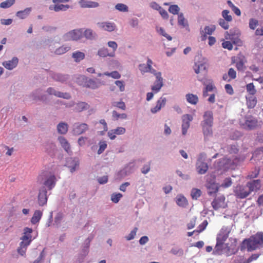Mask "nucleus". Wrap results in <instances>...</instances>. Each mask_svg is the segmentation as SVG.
<instances>
[{
    "mask_svg": "<svg viewBox=\"0 0 263 263\" xmlns=\"http://www.w3.org/2000/svg\"><path fill=\"white\" fill-rule=\"evenodd\" d=\"M251 192L249 190V191H246L244 189H240L239 191L238 192V187L236 190V194L237 196H239L240 198H245L247 197Z\"/></svg>",
    "mask_w": 263,
    "mask_h": 263,
    "instance_id": "nucleus-38",
    "label": "nucleus"
},
{
    "mask_svg": "<svg viewBox=\"0 0 263 263\" xmlns=\"http://www.w3.org/2000/svg\"><path fill=\"white\" fill-rule=\"evenodd\" d=\"M85 79L86 81L84 84L85 87L93 89H96L99 87L100 84L95 80L91 79H87V78H85Z\"/></svg>",
    "mask_w": 263,
    "mask_h": 263,
    "instance_id": "nucleus-25",
    "label": "nucleus"
},
{
    "mask_svg": "<svg viewBox=\"0 0 263 263\" xmlns=\"http://www.w3.org/2000/svg\"><path fill=\"white\" fill-rule=\"evenodd\" d=\"M166 99L165 98L161 97L156 103V105L151 108V112L153 114H155L159 111L162 107H164L166 104Z\"/></svg>",
    "mask_w": 263,
    "mask_h": 263,
    "instance_id": "nucleus-15",
    "label": "nucleus"
},
{
    "mask_svg": "<svg viewBox=\"0 0 263 263\" xmlns=\"http://www.w3.org/2000/svg\"><path fill=\"white\" fill-rule=\"evenodd\" d=\"M179 10V7L176 5H171L168 9L169 12L173 14H178Z\"/></svg>",
    "mask_w": 263,
    "mask_h": 263,
    "instance_id": "nucleus-53",
    "label": "nucleus"
},
{
    "mask_svg": "<svg viewBox=\"0 0 263 263\" xmlns=\"http://www.w3.org/2000/svg\"><path fill=\"white\" fill-rule=\"evenodd\" d=\"M79 3L82 8H96L99 6V4L96 2L92 1H79Z\"/></svg>",
    "mask_w": 263,
    "mask_h": 263,
    "instance_id": "nucleus-28",
    "label": "nucleus"
},
{
    "mask_svg": "<svg viewBox=\"0 0 263 263\" xmlns=\"http://www.w3.org/2000/svg\"><path fill=\"white\" fill-rule=\"evenodd\" d=\"M258 25V21L255 18H250L249 22V28L251 30H255V29Z\"/></svg>",
    "mask_w": 263,
    "mask_h": 263,
    "instance_id": "nucleus-44",
    "label": "nucleus"
},
{
    "mask_svg": "<svg viewBox=\"0 0 263 263\" xmlns=\"http://www.w3.org/2000/svg\"><path fill=\"white\" fill-rule=\"evenodd\" d=\"M37 180L41 183L44 181L43 184L49 190H51L55 185L56 178L54 175L50 174L47 172H43L39 176Z\"/></svg>",
    "mask_w": 263,
    "mask_h": 263,
    "instance_id": "nucleus-5",
    "label": "nucleus"
},
{
    "mask_svg": "<svg viewBox=\"0 0 263 263\" xmlns=\"http://www.w3.org/2000/svg\"><path fill=\"white\" fill-rule=\"evenodd\" d=\"M104 75L111 77L114 79H119L121 77L120 74L117 71H114L111 72H105Z\"/></svg>",
    "mask_w": 263,
    "mask_h": 263,
    "instance_id": "nucleus-50",
    "label": "nucleus"
},
{
    "mask_svg": "<svg viewBox=\"0 0 263 263\" xmlns=\"http://www.w3.org/2000/svg\"><path fill=\"white\" fill-rule=\"evenodd\" d=\"M170 253L175 255L182 256L183 254V251L181 248L174 247L171 250Z\"/></svg>",
    "mask_w": 263,
    "mask_h": 263,
    "instance_id": "nucleus-41",
    "label": "nucleus"
},
{
    "mask_svg": "<svg viewBox=\"0 0 263 263\" xmlns=\"http://www.w3.org/2000/svg\"><path fill=\"white\" fill-rule=\"evenodd\" d=\"M178 24L182 26L183 27H185L186 25H187V22L185 19L184 18L183 14L182 13H180L178 14Z\"/></svg>",
    "mask_w": 263,
    "mask_h": 263,
    "instance_id": "nucleus-49",
    "label": "nucleus"
},
{
    "mask_svg": "<svg viewBox=\"0 0 263 263\" xmlns=\"http://www.w3.org/2000/svg\"><path fill=\"white\" fill-rule=\"evenodd\" d=\"M14 3L15 0H6L1 3L0 7L2 8H8L13 5Z\"/></svg>",
    "mask_w": 263,
    "mask_h": 263,
    "instance_id": "nucleus-42",
    "label": "nucleus"
},
{
    "mask_svg": "<svg viewBox=\"0 0 263 263\" xmlns=\"http://www.w3.org/2000/svg\"><path fill=\"white\" fill-rule=\"evenodd\" d=\"M229 232L226 230H221L218 234L216 238V244L214 251L216 254H221L224 250H229V244L225 243L229 237Z\"/></svg>",
    "mask_w": 263,
    "mask_h": 263,
    "instance_id": "nucleus-2",
    "label": "nucleus"
},
{
    "mask_svg": "<svg viewBox=\"0 0 263 263\" xmlns=\"http://www.w3.org/2000/svg\"><path fill=\"white\" fill-rule=\"evenodd\" d=\"M58 140L62 147L67 153L71 152L70 144L64 137L60 136Z\"/></svg>",
    "mask_w": 263,
    "mask_h": 263,
    "instance_id": "nucleus-23",
    "label": "nucleus"
},
{
    "mask_svg": "<svg viewBox=\"0 0 263 263\" xmlns=\"http://www.w3.org/2000/svg\"><path fill=\"white\" fill-rule=\"evenodd\" d=\"M232 183L231 179L230 178H227L224 180L221 186L225 188L228 187L232 185Z\"/></svg>",
    "mask_w": 263,
    "mask_h": 263,
    "instance_id": "nucleus-61",
    "label": "nucleus"
},
{
    "mask_svg": "<svg viewBox=\"0 0 263 263\" xmlns=\"http://www.w3.org/2000/svg\"><path fill=\"white\" fill-rule=\"evenodd\" d=\"M263 247V233L257 232L248 239L243 240L241 244L242 249H247L248 251H252Z\"/></svg>",
    "mask_w": 263,
    "mask_h": 263,
    "instance_id": "nucleus-1",
    "label": "nucleus"
},
{
    "mask_svg": "<svg viewBox=\"0 0 263 263\" xmlns=\"http://www.w3.org/2000/svg\"><path fill=\"white\" fill-rule=\"evenodd\" d=\"M257 103L256 98L254 96L247 98V105L249 108H253Z\"/></svg>",
    "mask_w": 263,
    "mask_h": 263,
    "instance_id": "nucleus-34",
    "label": "nucleus"
},
{
    "mask_svg": "<svg viewBox=\"0 0 263 263\" xmlns=\"http://www.w3.org/2000/svg\"><path fill=\"white\" fill-rule=\"evenodd\" d=\"M57 130L59 134H65L68 130V125L65 123L61 122L57 126Z\"/></svg>",
    "mask_w": 263,
    "mask_h": 263,
    "instance_id": "nucleus-32",
    "label": "nucleus"
},
{
    "mask_svg": "<svg viewBox=\"0 0 263 263\" xmlns=\"http://www.w3.org/2000/svg\"><path fill=\"white\" fill-rule=\"evenodd\" d=\"M98 54L100 57H106L107 56L112 57L114 56V53H109L108 49L105 48H103L99 49L98 52Z\"/></svg>",
    "mask_w": 263,
    "mask_h": 263,
    "instance_id": "nucleus-37",
    "label": "nucleus"
},
{
    "mask_svg": "<svg viewBox=\"0 0 263 263\" xmlns=\"http://www.w3.org/2000/svg\"><path fill=\"white\" fill-rule=\"evenodd\" d=\"M260 181L259 179L254 180L247 183V186L251 192L258 190L260 188Z\"/></svg>",
    "mask_w": 263,
    "mask_h": 263,
    "instance_id": "nucleus-21",
    "label": "nucleus"
},
{
    "mask_svg": "<svg viewBox=\"0 0 263 263\" xmlns=\"http://www.w3.org/2000/svg\"><path fill=\"white\" fill-rule=\"evenodd\" d=\"M194 70L196 73H206V67L205 63L202 62H195L193 67Z\"/></svg>",
    "mask_w": 263,
    "mask_h": 263,
    "instance_id": "nucleus-17",
    "label": "nucleus"
},
{
    "mask_svg": "<svg viewBox=\"0 0 263 263\" xmlns=\"http://www.w3.org/2000/svg\"><path fill=\"white\" fill-rule=\"evenodd\" d=\"M112 105L122 110H125L126 108V106L124 102L122 101L119 102H114L112 103Z\"/></svg>",
    "mask_w": 263,
    "mask_h": 263,
    "instance_id": "nucleus-52",
    "label": "nucleus"
},
{
    "mask_svg": "<svg viewBox=\"0 0 263 263\" xmlns=\"http://www.w3.org/2000/svg\"><path fill=\"white\" fill-rule=\"evenodd\" d=\"M83 31L81 29H74L65 34L64 37L66 40H78L82 38Z\"/></svg>",
    "mask_w": 263,
    "mask_h": 263,
    "instance_id": "nucleus-7",
    "label": "nucleus"
},
{
    "mask_svg": "<svg viewBox=\"0 0 263 263\" xmlns=\"http://www.w3.org/2000/svg\"><path fill=\"white\" fill-rule=\"evenodd\" d=\"M213 124V114L212 111H206L203 115V120L201 124L203 125H212Z\"/></svg>",
    "mask_w": 263,
    "mask_h": 263,
    "instance_id": "nucleus-14",
    "label": "nucleus"
},
{
    "mask_svg": "<svg viewBox=\"0 0 263 263\" xmlns=\"http://www.w3.org/2000/svg\"><path fill=\"white\" fill-rule=\"evenodd\" d=\"M116 8L120 11L123 12H126L128 11V7L126 5L123 4H118L116 6Z\"/></svg>",
    "mask_w": 263,
    "mask_h": 263,
    "instance_id": "nucleus-60",
    "label": "nucleus"
},
{
    "mask_svg": "<svg viewBox=\"0 0 263 263\" xmlns=\"http://www.w3.org/2000/svg\"><path fill=\"white\" fill-rule=\"evenodd\" d=\"M137 230H138V228H135L130 233H129V234L126 236V240H132L133 239L136 235V233H137Z\"/></svg>",
    "mask_w": 263,
    "mask_h": 263,
    "instance_id": "nucleus-56",
    "label": "nucleus"
},
{
    "mask_svg": "<svg viewBox=\"0 0 263 263\" xmlns=\"http://www.w3.org/2000/svg\"><path fill=\"white\" fill-rule=\"evenodd\" d=\"M114 130L115 134L118 135H123L126 132L125 128L122 127H118L117 128L114 129Z\"/></svg>",
    "mask_w": 263,
    "mask_h": 263,
    "instance_id": "nucleus-63",
    "label": "nucleus"
},
{
    "mask_svg": "<svg viewBox=\"0 0 263 263\" xmlns=\"http://www.w3.org/2000/svg\"><path fill=\"white\" fill-rule=\"evenodd\" d=\"M70 49L71 47L69 46L63 45L56 49L54 53L57 55H62L70 50Z\"/></svg>",
    "mask_w": 263,
    "mask_h": 263,
    "instance_id": "nucleus-31",
    "label": "nucleus"
},
{
    "mask_svg": "<svg viewBox=\"0 0 263 263\" xmlns=\"http://www.w3.org/2000/svg\"><path fill=\"white\" fill-rule=\"evenodd\" d=\"M156 81L155 82L154 85L152 86V89L155 93L160 91L163 86V79L161 76V73L158 72L156 74Z\"/></svg>",
    "mask_w": 263,
    "mask_h": 263,
    "instance_id": "nucleus-12",
    "label": "nucleus"
},
{
    "mask_svg": "<svg viewBox=\"0 0 263 263\" xmlns=\"http://www.w3.org/2000/svg\"><path fill=\"white\" fill-rule=\"evenodd\" d=\"M222 46L224 49L231 50L233 48V45L230 41H224L222 43Z\"/></svg>",
    "mask_w": 263,
    "mask_h": 263,
    "instance_id": "nucleus-62",
    "label": "nucleus"
},
{
    "mask_svg": "<svg viewBox=\"0 0 263 263\" xmlns=\"http://www.w3.org/2000/svg\"><path fill=\"white\" fill-rule=\"evenodd\" d=\"M79 165V162L76 159L70 158L67 160V167L71 173H73L76 170L77 168L78 167Z\"/></svg>",
    "mask_w": 263,
    "mask_h": 263,
    "instance_id": "nucleus-18",
    "label": "nucleus"
},
{
    "mask_svg": "<svg viewBox=\"0 0 263 263\" xmlns=\"http://www.w3.org/2000/svg\"><path fill=\"white\" fill-rule=\"evenodd\" d=\"M47 92L49 95H53L55 96L60 98H63L66 99H68L70 98V96L69 93H63L60 91H57L55 90L53 88L50 87L47 89Z\"/></svg>",
    "mask_w": 263,
    "mask_h": 263,
    "instance_id": "nucleus-20",
    "label": "nucleus"
},
{
    "mask_svg": "<svg viewBox=\"0 0 263 263\" xmlns=\"http://www.w3.org/2000/svg\"><path fill=\"white\" fill-rule=\"evenodd\" d=\"M122 197V195L120 193L113 194L111 195V201L114 203H117L120 200V198Z\"/></svg>",
    "mask_w": 263,
    "mask_h": 263,
    "instance_id": "nucleus-58",
    "label": "nucleus"
},
{
    "mask_svg": "<svg viewBox=\"0 0 263 263\" xmlns=\"http://www.w3.org/2000/svg\"><path fill=\"white\" fill-rule=\"evenodd\" d=\"M239 124L242 128L248 130H252L260 127L262 122L258 121L252 115H248L240 120Z\"/></svg>",
    "mask_w": 263,
    "mask_h": 263,
    "instance_id": "nucleus-3",
    "label": "nucleus"
},
{
    "mask_svg": "<svg viewBox=\"0 0 263 263\" xmlns=\"http://www.w3.org/2000/svg\"><path fill=\"white\" fill-rule=\"evenodd\" d=\"M202 131L205 137H211L213 135L212 125L201 124Z\"/></svg>",
    "mask_w": 263,
    "mask_h": 263,
    "instance_id": "nucleus-27",
    "label": "nucleus"
},
{
    "mask_svg": "<svg viewBox=\"0 0 263 263\" xmlns=\"http://www.w3.org/2000/svg\"><path fill=\"white\" fill-rule=\"evenodd\" d=\"M223 19L231 22L232 21V17L230 14V11L228 10H224L222 12Z\"/></svg>",
    "mask_w": 263,
    "mask_h": 263,
    "instance_id": "nucleus-46",
    "label": "nucleus"
},
{
    "mask_svg": "<svg viewBox=\"0 0 263 263\" xmlns=\"http://www.w3.org/2000/svg\"><path fill=\"white\" fill-rule=\"evenodd\" d=\"M193 117L191 115L185 114L182 116V123L181 125L182 134L185 135L190 126V122L193 120Z\"/></svg>",
    "mask_w": 263,
    "mask_h": 263,
    "instance_id": "nucleus-6",
    "label": "nucleus"
},
{
    "mask_svg": "<svg viewBox=\"0 0 263 263\" xmlns=\"http://www.w3.org/2000/svg\"><path fill=\"white\" fill-rule=\"evenodd\" d=\"M99 148L98 151V154H101L107 147V144L105 141H100L99 142Z\"/></svg>",
    "mask_w": 263,
    "mask_h": 263,
    "instance_id": "nucleus-54",
    "label": "nucleus"
},
{
    "mask_svg": "<svg viewBox=\"0 0 263 263\" xmlns=\"http://www.w3.org/2000/svg\"><path fill=\"white\" fill-rule=\"evenodd\" d=\"M69 8V6L68 5L57 4L54 5L50 6L49 9L50 10H54L55 12H59L60 11H66Z\"/></svg>",
    "mask_w": 263,
    "mask_h": 263,
    "instance_id": "nucleus-24",
    "label": "nucleus"
},
{
    "mask_svg": "<svg viewBox=\"0 0 263 263\" xmlns=\"http://www.w3.org/2000/svg\"><path fill=\"white\" fill-rule=\"evenodd\" d=\"M229 21L223 18H220L218 20L219 25L224 29L227 30L229 28Z\"/></svg>",
    "mask_w": 263,
    "mask_h": 263,
    "instance_id": "nucleus-48",
    "label": "nucleus"
},
{
    "mask_svg": "<svg viewBox=\"0 0 263 263\" xmlns=\"http://www.w3.org/2000/svg\"><path fill=\"white\" fill-rule=\"evenodd\" d=\"M158 32L161 34L162 35L165 37L168 41H171L172 38L167 33H166L165 30L161 27L157 29Z\"/></svg>",
    "mask_w": 263,
    "mask_h": 263,
    "instance_id": "nucleus-59",
    "label": "nucleus"
},
{
    "mask_svg": "<svg viewBox=\"0 0 263 263\" xmlns=\"http://www.w3.org/2000/svg\"><path fill=\"white\" fill-rule=\"evenodd\" d=\"M176 203L180 206L185 207L187 204V200L182 195H178L176 198Z\"/></svg>",
    "mask_w": 263,
    "mask_h": 263,
    "instance_id": "nucleus-33",
    "label": "nucleus"
},
{
    "mask_svg": "<svg viewBox=\"0 0 263 263\" xmlns=\"http://www.w3.org/2000/svg\"><path fill=\"white\" fill-rule=\"evenodd\" d=\"M216 27L215 25H211L206 26L204 27V32L203 31H202L201 34L202 37V40H204L206 38V35H211L213 33V32L215 30Z\"/></svg>",
    "mask_w": 263,
    "mask_h": 263,
    "instance_id": "nucleus-22",
    "label": "nucleus"
},
{
    "mask_svg": "<svg viewBox=\"0 0 263 263\" xmlns=\"http://www.w3.org/2000/svg\"><path fill=\"white\" fill-rule=\"evenodd\" d=\"M259 173V170L257 168H255L253 171L249 174L247 178L248 179H253L256 178L258 176Z\"/></svg>",
    "mask_w": 263,
    "mask_h": 263,
    "instance_id": "nucleus-57",
    "label": "nucleus"
},
{
    "mask_svg": "<svg viewBox=\"0 0 263 263\" xmlns=\"http://www.w3.org/2000/svg\"><path fill=\"white\" fill-rule=\"evenodd\" d=\"M98 27L105 31L111 32L116 29V25L112 22H101L98 23Z\"/></svg>",
    "mask_w": 263,
    "mask_h": 263,
    "instance_id": "nucleus-11",
    "label": "nucleus"
},
{
    "mask_svg": "<svg viewBox=\"0 0 263 263\" xmlns=\"http://www.w3.org/2000/svg\"><path fill=\"white\" fill-rule=\"evenodd\" d=\"M89 105L85 102H80L77 104L76 110L77 111L81 112L88 108Z\"/></svg>",
    "mask_w": 263,
    "mask_h": 263,
    "instance_id": "nucleus-39",
    "label": "nucleus"
},
{
    "mask_svg": "<svg viewBox=\"0 0 263 263\" xmlns=\"http://www.w3.org/2000/svg\"><path fill=\"white\" fill-rule=\"evenodd\" d=\"M88 129V126L86 123H77L73 125V132L74 135H81Z\"/></svg>",
    "mask_w": 263,
    "mask_h": 263,
    "instance_id": "nucleus-9",
    "label": "nucleus"
},
{
    "mask_svg": "<svg viewBox=\"0 0 263 263\" xmlns=\"http://www.w3.org/2000/svg\"><path fill=\"white\" fill-rule=\"evenodd\" d=\"M45 152L50 156L54 157L57 151V147L54 143L47 142L44 145Z\"/></svg>",
    "mask_w": 263,
    "mask_h": 263,
    "instance_id": "nucleus-13",
    "label": "nucleus"
},
{
    "mask_svg": "<svg viewBox=\"0 0 263 263\" xmlns=\"http://www.w3.org/2000/svg\"><path fill=\"white\" fill-rule=\"evenodd\" d=\"M212 205L215 210L221 208H224L227 206L224 196H220L216 197L212 202Z\"/></svg>",
    "mask_w": 263,
    "mask_h": 263,
    "instance_id": "nucleus-8",
    "label": "nucleus"
},
{
    "mask_svg": "<svg viewBox=\"0 0 263 263\" xmlns=\"http://www.w3.org/2000/svg\"><path fill=\"white\" fill-rule=\"evenodd\" d=\"M42 212L40 210H36L34 211L33 215L31 219V222L33 224H35L38 223L42 216Z\"/></svg>",
    "mask_w": 263,
    "mask_h": 263,
    "instance_id": "nucleus-29",
    "label": "nucleus"
},
{
    "mask_svg": "<svg viewBox=\"0 0 263 263\" xmlns=\"http://www.w3.org/2000/svg\"><path fill=\"white\" fill-rule=\"evenodd\" d=\"M186 99L189 103L196 105L198 102V98L197 96L193 93H187L186 95Z\"/></svg>",
    "mask_w": 263,
    "mask_h": 263,
    "instance_id": "nucleus-30",
    "label": "nucleus"
},
{
    "mask_svg": "<svg viewBox=\"0 0 263 263\" xmlns=\"http://www.w3.org/2000/svg\"><path fill=\"white\" fill-rule=\"evenodd\" d=\"M18 62V59L16 57H13L11 60L4 62L3 65L6 68L12 70L17 65Z\"/></svg>",
    "mask_w": 263,
    "mask_h": 263,
    "instance_id": "nucleus-19",
    "label": "nucleus"
},
{
    "mask_svg": "<svg viewBox=\"0 0 263 263\" xmlns=\"http://www.w3.org/2000/svg\"><path fill=\"white\" fill-rule=\"evenodd\" d=\"M247 91L251 95L255 94L256 90L253 83H250L246 85Z\"/></svg>",
    "mask_w": 263,
    "mask_h": 263,
    "instance_id": "nucleus-43",
    "label": "nucleus"
},
{
    "mask_svg": "<svg viewBox=\"0 0 263 263\" xmlns=\"http://www.w3.org/2000/svg\"><path fill=\"white\" fill-rule=\"evenodd\" d=\"M53 78L57 80L60 82H64L67 79V76L65 75H62L59 73H55L54 74L53 76Z\"/></svg>",
    "mask_w": 263,
    "mask_h": 263,
    "instance_id": "nucleus-51",
    "label": "nucleus"
},
{
    "mask_svg": "<svg viewBox=\"0 0 263 263\" xmlns=\"http://www.w3.org/2000/svg\"><path fill=\"white\" fill-rule=\"evenodd\" d=\"M112 118L117 120L119 118L125 119L127 118V115L126 114H119L116 111L114 110L112 113Z\"/></svg>",
    "mask_w": 263,
    "mask_h": 263,
    "instance_id": "nucleus-40",
    "label": "nucleus"
},
{
    "mask_svg": "<svg viewBox=\"0 0 263 263\" xmlns=\"http://www.w3.org/2000/svg\"><path fill=\"white\" fill-rule=\"evenodd\" d=\"M47 193L46 189L44 187L40 190L37 201L40 206H43L46 204L47 201Z\"/></svg>",
    "mask_w": 263,
    "mask_h": 263,
    "instance_id": "nucleus-10",
    "label": "nucleus"
},
{
    "mask_svg": "<svg viewBox=\"0 0 263 263\" xmlns=\"http://www.w3.org/2000/svg\"><path fill=\"white\" fill-rule=\"evenodd\" d=\"M197 169L199 174H204L208 169V165L206 163L200 161L197 163Z\"/></svg>",
    "mask_w": 263,
    "mask_h": 263,
    "instance_id": "nucleus-26",
    "label": "nucleus"
},
{
    "mask_svg": "<svg viewBox=\"0 0 263 263\" xmlns=\"http://www.w3.org/2000/svg\"><path fill=\"white\" fill-rule=\"evenodd\" d=\"M228 76L231 79H234L236 78V71L233 68H231L228 71Z\"/></svg>",
    "mask_w": 263,
    "mask_h": 263,
    "instance_id": "nucleus-64",
    "label": "nucleus"
},
{
    "mask_svg": "<svg viewBox=\"0 0 263 263\" xmlns=\"http://www.w3.org/2000/svg\"><path fill=\"white\" fill-rule=\"evenodd\" d=\"M31 8H27L22 11H18L16 13V16L21 19L26 18L31 12Z\"/></svg>",
    "mask_w": 263,
    "mask_h": 263,
    "instance_id": "nucleus-35",
    "label": "nucleus"
},
{
    "mask_svg": "<svg viewBox=\"0 0 263 263\" xmlns=\"http://www.w3.org/2000/svg\"><path fill=\"white\" fill-rule=\"evenodd\" d=\"M72 57L76 62H79L84 59L85 54L82 52L76 51L72 53Z\"/></svg>",
    "mask_w": 263,
    "mask_h": 263,
    "instance_id": "nucleus-36",
    "label": "nucleus"
},
{
    "mask_svg": "<svg viewBox=\"0 0 263 263\" xmlns=\"http://www.w3.org/2000/svg\"><path fill=\"white\" fill-rule=\"evenodd\" d=\"M247 62L245 57L240 54L238 57V61L236 62V67L238 71H243L245 69V64Z\"/></svg>",
    "mask_w": 263,
    "mask_h": 263,
    "instance_id": "nucleus-16",
    "label": "nucleus"
},
{
    "mask_svg": "<svg viewBox=\"0 0 263 263\" xmlns=\"http://www.w3.org/2000/svg\"><path fill=\"white\" fill-rule=\"evenodd\" d=\"M209 189L208 193L209 195H212V194L216 193L218 191V187L217 185L214 183L211 184L208 186Z\"/></svg>",
    "mask_w": 263,
    "mask_h": 263,
    "instance_id": "nucleus-45",
    "label": "nucleus"
},
{
    "mask_svg": "<svg viewBox=\"0 0 263 263\" xmlns=\"http://www.w3.org/2000/svg\"><path fill=\"white\" fill-rule=\"evenodd\" d=\"M201 192L197 189H193L191 192V196L194 199H197L201 195Z\"/></svg>",
    "mask_w": 263,
    "mask_h": 263,
    "instance_id": "nucleus-47",
    "label": "nucleus"
},
{
    "mask_svg": "<svg viewBox=\"0 0 263 263\" xmlns=\"http://www.w3.org/2000/svg\"><path fill=\"white\" fill-rule=\"evenodd\" d=\"M95 33L91 29H86L84 32L85 36L88 39H91L95 37Z\"/></svg>",
    "mask_w": 263,
    "mask_h": 263,
    "instance_id": "nucleus-55",
    "label": "nucleus"
},
{
    "mask_svg": "<svg viewBox=\"0 0 263 263\" xmlns=\"http://www.w3.org/2000/svg\"><path fill=\"white\" fill-rule=\"evenodd\" d=\"M32 229L26 227L24 229L23 236L21 238L22 240L20 244V247L17 249V252L22 256L25 255L27 247L30 245L32 241Z\"/></svg>",
    "mask_w": 263,
    "mask_h": 263,
    "instance_id": "nucleus-4",
    "label": "nucleus"
}]
</instances>
